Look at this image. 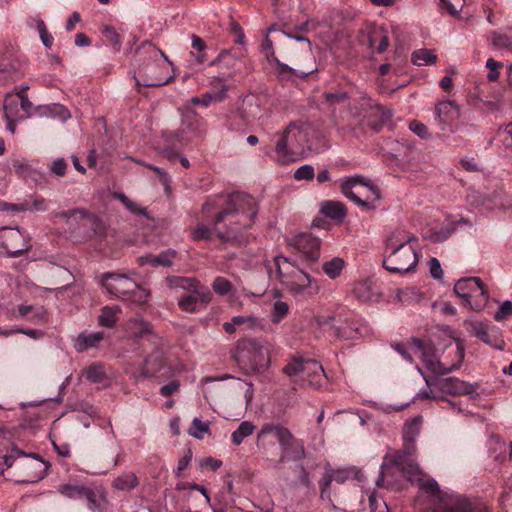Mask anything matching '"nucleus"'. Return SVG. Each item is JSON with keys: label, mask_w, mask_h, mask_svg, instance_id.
I'll use <instances>...</instances> for the list:
<instances>
[{"label": "nucleus", "mask_w": 512, "mask_h": 512, "mask_svg": "<svg viewBox=\"0 0 512 512\" xmlns=\"http://www.w3.org/2000/svg\"><path fill=\"white\" fill-rule=\"evenodd\" d=\"M289 313V305L282 301L278 300L274 302L271 310V321L275 324L280 323Z\"/></svg>", "instance_id": "44"}, {"label": "nucleus", "mask_w": 512, "mask_h": 512, "mask_svg": "<svg viewBox=\"0 0 512 512\" xmlns=\"http://www.w3.org/2000/svg\"><path fill=\"white\" fill-rule=\"evenodd\" d=\"M62 216L67 219L70 218H79L82 220V225L85 227H89L93 230L95 236L102 237L105 235L107 227L106 224L100 220L98 217L94 215L87 214L84 210L75 209L69 212L62 213Z\"/></svg>", "instance_id": "23"}, {"label": "nucleus", "mask_w": 512, "mask_h": 512, "mask_svg": "<svg viewBox=\"0 0 512 512\" xmlns=\"http://www.w3.org/2000/svg\"><path fill=\"white\" fill-rule=\"evenodd\" d=\"M434 115V120L437 126L441 131H445L459 118L460 110L458 105L453 101L444 100L435 105Z\"/></svg>", "instance_id": "20"}, {"label": "nucleus", "mask_w": 512, "mask_h": 512, "mask_svg": "<svg viewBox=\"0 0 512 512\" xmlns=\"http://www.w3.org/2000/svg\"><path fill=\"white\" fill-rule=\"evenodd\" d=\"M294 178L298 181L312 180L314 178V168L311 165H302L294 172Z\"/></svg>", "instance_id": "58"}, {"label": "nucleus", "mask_w": 512, "mask_h": 512, "mask_svg": "<svg viewBox=\"0 0 512 512\" xmlns=\"http://www.w3.org/2000/svg\"><path fill=\"white\" fill-rule=\"evenodd\" d=\"M84 376L87 380L93 383H98L103 380L104 372L102 367L93 365L84 370Z\"/></svg>", "instance_id": "56"}, {"label": "nucleus", "mask_w": 512, "mask_h": 512, "mask_svg": "<svg viewBox=\"0 0 512 512\" xmlns=\"http://www.w3.org/2000/svg\"><path fill=\"white\" fill-rule=\"evenodd\" d=\"M104 338L103 332L82 333L76 339L74 347L78 352L96 347Z\"/></svg>", "instance_id": "28"}, {"label": "nucleus", "mask_w": 512, "mask_h": 512, "mask_svg": "<svg viewBox=\"0 0 512 512\" xmlns=\"http://www.w3.org/2000/svg\"><path fill=\"white\" fill-rule=\"evenodd\" d=\"M149 330L150 325L142 318H133L125 324V331L129 337H141Z\"/></svg>", "instance_id": "34"}, {"label": "nucleus", "mask_w": 512, "mask_h": 512, "mask_svg": "<svg viewBox=\"0 0 512 512\" xmlns=\"http://www.w3.org/2000/svg\"><path fill=\"white\" fill-rule=\"evenodd\" d=\"M326 379V375L322 365L315 360H306L304 365V373L301 380L306 381L310 386L319 388Z\"/></svg>", "instance_id": "25"}, {"label": "nucleus", "mask_w": 512, "mask_h": 512, "mask_svg": "<svg viewBox=\"0 0 512 512\" xmlns=\"http://www.w3.org/2000/svg\"><path fill=\"white\" fill-rule=\"evenodd\" d=\"M454 292L474 311H481L488 303L489 295L478 277L460 279L454 286Z\"/></svg>", "instance_id": "13"}, {"label": "nucleus", "mask_w": 512, "mask_h": 512, "mask_svg": "<svg viewBox=\"0 0 512 512\" xmlns=\"http://www.w3.org/2000/svg\"><path fill=\"white\" fill-rule=\"evenodd\" d=\"M244 112L248 121L259 120L265 115L264 110L255 99H250L245 102Z\"/></svg>", "instance_id": "39"}, {"label": "nucleus", "mask_w": 512, "mask_h": 512, "mask_svg": "<svg viewBox=\"0 0 512 512\" xmlns=\"http://www.w3.org/2000/svg\"><path fill=\"white\" fill-rule=\"evenodd\" d=\"M228 91L227 85H221L220 92H209L204 94L201 98V105L207 107L213 102H219L226 97Z\"/></svg>", "instance_id": "49"}, {"label": "nucleus", "mask_w": 512, "mask_h": 512, "mask_svg": "<svg viewBox=\"0 0 512 512\" xmlns=\"http://www.w3.org/2000/svg\"><path fill=\"white\" fill-rule=\"evenodd\" d=\"M191 460L192 452L191 450H187L185 454L178 460L177 467L174 471L177 477L181 476V472L184 471L189 466Z\"/></svg>", "instance_id": "61"}, {"label": "nucleus", "mask_w": 512, "mask_h": 512, "mask_svg": "<svg viewBox=\"0 0 512 512\" xmlns=\"http://www.w3.org/2000/svg\"><path fill=\"white\" fill-rule=\"evenodd\" d=\"M409 128L413 133H415L416 135L423 139H427L429 137L428 128L423 123L417 120H413L412 122H410Z\"/></svg>", "instance_id": "60"}, {"label": "nucleus", "mask_w": 512, "mask_h": 512, "mask_svg": "<svg viewBox=\"0 0 512 512\" xmlns=\"http://www.w3.org/2000/svg\"><path fill=\"white\" fill-rule=\"evenodd\" d=\"M492 45L501 50H512V32H495L491 37Z\"/></svg>", "instance_id": "40"}, {"label": "nucleus", "mask_w": 512, "mask_h": 512, "mask_svg": "<svg viewBox=\"0 0 512 512\" xmlns=\"http://www.w3.org/2000/svg\"><path fill=\"white\" fill-rule=\"evenodd\" d=\"M395 295L398 302L404 305L417 303L421 301L423 298L421 291L416 287H406L403 289H397Z\"/></svg>", "instance_id": "32"}, {"label": "nucleus", "mask_w": 512, "mask_h": 512, "mask_svg": "<svg viewBox=\"0 0 512 512\" xmlns=\"http://www.w3.org/2000/svg\"><path fill=\"white\" fill-rule=\"evenodd\" d=\"M67 163L63 158H58L55 161H53L50 171L55 174L56 176H63L66 172Z\"/></svg>", "instance_id": "64"}, {"label": "nucleus", "mask_w": 512, "mask_h": 512, "mask_svg": "<svg viewBox=\"0 0 512 512\" xmlns=\"http://www.w3.org/2000/svg\"><path fill=\"white\" fill-rule=\"evenodd\" d=\"M423 422L422 416H416L405 423L404 437L413 439L420 431Z\"/></svg>", "instance_id": "50"}, {"label": "nucleus", "mask_w": 512, "mask_h": 512, "mask_svg": "<svg viewBox=\"0 0 512 512\" xmlns=\"http://www.w3.org/2000/svg\"><path fill=\"white\" fill-rule=\"evenodd\" d=\"M257 211L256 200L243 193H235L229 198L217 197L202 208L203 215L214 217L215 235L222 240L233 239L242 230L250 228Z\"/></svg>", "instance_id": "2"}, {"label": "nucleus", "mask_w": 512, "mask_h": 512, "mask_svg": "<svg viewBox=\"0 0 512 512\" xmlns=\"http://www.w3.org/2000/svg\"><path fill=\"white\" fill-rule=\"evenodd\" d=\"M304 365H306V360L301 358H292L291 361L283 368V373L289 377L299 376L302 377V373H304Z\"/></svg>", "instance_id": "41"}, {"label": "nucleus", "mask_w": 512, "mask_h": 512, "mask_svg": "<svg viewBox=\"0 0 512 512\" xmlns=\"http://www.w3.org/2000/svg\"><path fill=\"white\" fill-rule=\"evenodd\" d=\"M272 31H274V27H271L268 29L267 34H266L263 44H262V51H263L264 55L266 56V59L268 60V62L271 65L275 66L277 72L280 75L289 74V75H296L298 77L304 78L307 75L311 74L313 71H315L314 68H310L305 71L297 72L295 69L289 67L287 64L280 62L279 59L275 56L273 42L269 37V33Z\"/></svg>", "instance_id": "16"}, {"label": "nucleus", "mask_w": 512, "mask_h": 512, "mask_svg": "<svg viewBox=\"0 0 512 512\" xmlns=\"http://www.w3.org/2000/svg\"><path fill=\"white\" fill-rule=\"evenodd\" d=\"M233 357L241 367L256 373L267 370L271 362L268 344L257 339L239 340Z\"/></svg>", "instance_id": "8"}, {"label": "nucleus", "mask_w": 512, "mask_h": 512, "mask_svg": "<svg viewBox=\"0 0 512 512\" xmlns=\"http://www.w3.org/2000/svg\"><path fill=\"white\" fill-rule=\"evenodd\" d=\"M162 366V355L157 351L154 355L145 360L143 373L145 375H153L157 373Z\"/></svg>", "instance_id": "45"}, {"label": "nucleus", "mask_w": 512, "mask_h": 512, "mask_svg": "<svg viewBox=\"0 0 512 512\" xmlns=\"http://www.w3.org/2000/svg\"><path fill=\"white\" fill-rule=\"evenodd\" d=\"M253 396L254 386L251 382L236 379L229 387V404H233L235 402L244 410L251 405Z\"/></svg>", "instance_id": "19"}, {"label": "nucleus", "mask_w": 512, "mask_h": 512, "mask_svg": "<svg viewBox=\"0 0 512 512\" xmlns=\"http://www.w3.org/2000/svg\"><path fill=\"white\" fill-rule=\"evenodd\" d=\"M337 335L340 338L352 340L361 336L360 329L352 323H345L337 328Z\"/></svg>", "instance_id": "47"}, {"label": "nucleus", "mask_w": 512, "mask_h": 512, "mask_svg": "<svg viewBox=\"0 0 512 512\" xmlns=\"http://www.w3.org/2000/svg\"><path fill=\"white\" fill-rule=\"evenodd\" d=\"M498 138L506 148L512 150V123H509L505 127L499 129Z\"/></svg>", "instance_id": "57"}, {"label": "nucleus", "mask_w": 512, "mask_h": 512, "mask_svg": "<svg viewBox=\"0 0 512 512\" xmlns=\"http://www.w3.org/2000/svg\"><path fill=\"white\" fill-rule=\"evenodd\" d=\"M440 2L448 13L456 15L462 7L463 0H440Z\"/></svg>", "instance_id": "62"}, {"label": "nucleus", "mask_w": 512, "mask_h": 512, "mask_svg": "<svg viewBox=\"0 0 512 512\" xmlns=\"http://www.w3.org/2000/svg\"><path fill=\"white\" fill-rule=\"evenodd\" d=\"M167 284L176 292H183L179 295L178 306L184 312L194 313L198 309L199 301L205 303L210 301V292L194 278L168 277Z\"/></svg>", "instance_id": "10"}, {"label": "nucleus", "mask_w": 512, "mask_h": 512, "mask_svg": "<svg viewBox=\"0 0 512 512\" xmlns=\"http://www.w3.org/2000/svg\"><path fill=\"white\" fill-rule=\"evenodd\" d=\"M175 257L174 251H165L161 254L154 255H146L139 258V262L141 265H151V266H171L173 258Z\"/></svg>", "instance_id": "30"}, {"label": "nucleus", "mask_w": 512, "mask_h": 512, "mask_svg": "<svg viewBox=\"0 0 512 512\" xmlns=\"http://www.w3.org/2000/svg\"><path fill=\"white\" fill-rule=\"evenodd\" d=\"M411 60L417 66L433 65L437 61V55L433 50L422 48L413 52Z\"/></svg>", "instance_id": "35"}, {"label": "nucleus", "mask_w": 512, "mask_h": 512, "mask_svg": "<svg viewBox=\"0 0 512 512\" xmlns=\"http://www.w3.org/2000/svg\"><path fill=\"white\" fill-rule=\"evenodd\" d=\"M274 264L279 282L293 298L308 300L319 293V281L290 259L278 255Z\"/></svg>", "instance_id": "5"}, {"label": "nucleus", "mask_w": 512, "mask_h": 512, "mask_svg": "<svg viewBox=\"0 0 512 512\" xmlns=\"http://www.w3.org/2000/svg\"><path fill=\"white\" fill-rule=\"evenodd\" d=\"M342 193L361 207L373 209L376 207L380 192L369 179L355 175L341 180Z\"/></svg>", "instance_id": "11"}, {"label": "nucleus", "mask_w": 512, "mask_h": 512, "mask_svg": "<svg viewBox=\"0 0 512 512\" xmlns=\"http://www.w3.org/2000/svg\"><path fill=\"white\" fill-rule=\"evenodd\" d=\"M509 316H512V302L507 300L501 304V306L494 315V319L499 322Z\"/></svg>", "instance_id": "59"}, {"label": "nucleus", "mask_w": 512, "mask_h": 512, "mask_svg": "<svg viewBox=\"0 0 512 512\" xmlns=\"http://www.w3.org/2000/svg\"><path fill=\"white\" fill-rule=\"evenodd\" d=\"M13 209L17 211H44L46 210V202L43 198H37L32 201V203H23L19 205H13Z\"/></svg>", "instance_id": "52"}, {"label": "nucleus", "mask_w": 512, "mask_h": 512, "mask_svg": "<svg viewBox=\"0 0 512 512\" xmlns=\"http://www.w3.org/2000/svg\"><path fill=\"white\" fill-rule=\"evenodd\" d=\"M360 37L363 44L377 53H383L389 46L388 33L382 26H368Z\"/></svg>", "instance_id": "18"}, {"label": "nucleus", "mask_w": 512, "mask_h": 512, "mask_svg": "<svg viewBox=\"0 0 512 512\" xmlns=\"http://www.w3.org/2000/svg\"><path fill=\"white\" fill-rule=\"evenodd\" d=\"M503 66V64L499 61L494 60L493 58H489L486 61V68L488 69L487 79L490 82H496L499 79L500 73L499 69Z\"/></svg>", "instance_id": "54"}, {"label": "nucleus", "mask_w": 512, "mask_h": 512, "mask_svg": "<svg viewBox=\"0 0 512 512\" xmlns=\"http://www.w3.org/2000/svg\"><path fill=\"white\" fill-rule=\"evenodd\" d=\"M40 115L58 116L61 120L65 121L70 118L69 111L60 104H52L49 106H38L36 108Z\"/></svg>", "instance_id": "37"}, {"label": "nucleus", "mask_w": 512, "mask_h": 512, "mask_svg": "<svg viewBox=\"0 0 512 512\" xmlns=\"http://www.w3.org/2000/svg\"><path fill=\"white\" fill-rule=\"evenodd\" d=\"M346 267V262L341 257H333L321 264L323 273L331 280L339 278Z\"/></svg>", "instance_id": "29"}, {"label": "nucleus", "mask_w": 512, "mask_h": 512, "mask_svg": "<svg viewBox=\"0 0 512 512\" xmlns=\"http://www.w3.org/2000/svg\"><path fill=\"white\" fill-rule=\"evenodd\" d=\"M169 79L170 78L155 76L150 79H145V80H143V82H140L138 79L136 81H137V85H139V86L157 87V86H162V85L167 84Z\"/></svg>", "instance_id": "63"}, {"label": "nucleus", "mask_w": 512, "mask_h": 512, "mask_svg": "<svg viewBox=\"0 0 512 512\" xmlns=\"http://www.w3.org/2000/svg\"><path fill=\"white\" fill-rule=\"evenodd\" d=\"M19 457L31 458V460L25 461L22 464V467L26 472V478L23 481L36 482L41 480L46 475L49 468L47 462L40 459L38 455L26 454L15 446L12 447L9 454H5L3 456V464L6 466V468H10L13 465L15 459Z\"/></svg>", "instance_id": "14"}, {"label": "nucleus", "mask_w": 512, "mask_h": 512, "mask_svg": "<svg viewBox=\"0 0 512 512\" xmlns=\"http://www.w3.org/2000/svg\"><path fill=\"white\" fill-rule=\"evenodd\" d=\"M212 289L216 294L225 296L232 291V283L228 279L218 276L212 283Z\"/></svg>", "instance_id": "48"}, {"label": "nucleus", "mask_w": 512, "mask_h": 512, "mask_svg": "<svg viewBox=\"0 0 512 512\" xmlns=\"http://www.w3.org/2000/svg\"><path fill=\"white\" fill-rule=\"evenodd\" d=\"M321 213L335 221L341 222L347 215L345 205L340 201H324L320 207Z\"/></svg>", "instance_id": "26"}, {"label": "nucleus", "mask_w": 512, "mask_h": 512, "mask_svg": "<svg viewBox=\"0 0 512 512\" xmlns=\"http://www.w3.org/2000/svg\"><path fill=\"white\" fill-rule=\"evenodd\" d=\"M401 474L411 483L431 497L432 507L430 512H488L486 506L480 502H473L459 495H448L440 490L438 483L429 477L419 467L410 452L395 451L384 457L380 469V475L376 482L378 486Z\"/></svg>", "instance_id": "1"}, {"label": "nucleus", "mask_w": 512, "mask_h": 512, "mask_svg": "<svg viewBox=\"0 0 512 512\" xmlns=\"http://www.w3.org/2000/svg\"><path fill=\"white\" fill-rule=\"evenodd\" d=\"M417 243L418 238L403 228L389 231L384 241L383 267L398 274L414 271L419 260Z\"/></svg>", "instance_id": "3"}, {"label": "nucleus", "mask_w": 512, "mask_h": 512, "mask_svg": "<svg viewBox=\"0 0 512 512\" xmlns=\"http://www.w3.org/2000/svg\"><path fill=\"white\" fill-rule=\"evenodd\" d=\"M257 328H262V321L253 314L234 316L230 321L223 323V329L228 334L235 333L237 329L249 331Z\"/></svg>", "instance_id": "24"}, {"label": "nucleus", "mask_w": 512, "mask_h": 512, "mask_svg": "<svg viewBox=\"0 0 512 512\" xmlns=\"http://www.w3.org/2000/svg\"><path fill=\"white\" fill-rule=\"evenodd\" d=\"M268 437L276 439L282 447L281 458L297 459L304 453L303 443L295 439L291 432L278 425H266L257 434L258 443L265 441Z\"/></svg>", "instance_id": "12"}, {"label": "nucleus", "mask_w": 512, "mask_h": 512, "mask_svg": "<svg viewBox=\"0 0 512 512\" xmlns=\"http://www.w3.org/2000/svg\"><path fill=\"white\" fill-rule=\"evenodd\" d=\"M102 34L106 41L114 48L115 51H119L121 48V38L116 30L111 26H105L102 30Z\"/></svg>", "instance_id": "51"}, {"label": "nucleus", "mask_w": 512, "mask_h": 512, "mask_svg": "<svg viewBox=\"0 0 512 512\" xmlns=\"http://www.w3.org/2000/svg\"><path fill=\"white\" fill-rule=\"evenodd\" d=\"M417 340L413 338L407 345L404 344H396L393 348L409 363H412L414 355L413 348L414 341Z\"/></svg>", "instance_id": "53"}, {"label": "nucleus", "mask_w": 512, "mask_h": 512, "mask_svg": "<svg viewBox=\"0 0 512 512\" xmlns=\"http://www.w3.org/2000/svg\"><path fill=\"white\" fill-rule=\"evenodd\" d=\"M293 246L310 261H316L319 257L320 240L309 233L295 236Z\"/></svg>", "instance_id": "21"}, {"label": "nucleus", "mask_w": 512, "mask_h": 512, "mask_svg": "<svg viewBox=\"0 0 512 512\" xmlns=\"http://www.w3.org/2000/svg\"><path fill=\"white\" fill-rule=\"evenodd\" d=\"M120 313L121 308L118 305L103 307L98 317L99 324L103 327L112 328L117 323Z\"/></svg>", "instance_id": "31"}, {"label": "nucleus", "mask_w": 512, "mask_h": 512, "mask_svg": "<svg viewBox=\"0 0 512 512\" xmlns=\"http://www.w3.org/2000/svg\"><path fill=\"white\" fill-rule=\"evenodd\" d=\"M464 326L469 334L480 339L484 343L496 349H502L504 347V341L498 337V331L495 329L489 331L483 322L467 320L465 321Z\"/></svg>", "instance_id": "17"}, {"label": "nucleus", "mask_w": 512, "mask_h": 512, "mask_svg": "<svg viewBox=\"0 0 512 512\" xmlns=\"http://www.w3.org/2000/svg\"><path fill=\"white\" fill-rule=\"evenodd\" d=\"M414 355L419 358L425 368L434 375H444L457 369L464 359V348L459 342H451L445 352L438 356L429 343L414 341Z\"/></svg>", "instance_id": "6"}, {"label": "nucleus", "mask_w": 512, "mask_h": 512, "mask_svg": "<svg viewBox=\"0 0 512 512\" xmlns=\"http://www.w3.org/2000/svg\"><path fill=\"white\" fill-rule=\"evenodd\" d=\"M139 485V479L135 472L126 471L112 481V487L118 491H131Z\"/></svg>", "instance_id": "27"}, {"label": "nucleus", "mask_w": 512, "mask_h": 512, "mask_svg": "<svg viewBox=\"0 0 512 512\" xmlns=\"http://www.w3.org/2000/svg\"><path fill=\"white\" fill-rule=\"evenodd\" d=\"M256 426L251 421H243L238 428L231 434V442L235 446H239L245 438L251 436Z\"/></svg>", "instance_id": "33"}, {"label": "nucleus", "mask_w": 512, "mask_h": 512, "mask_svg": "<svg viewBox=\"0 0 512 512\" xmlns=\"http://www.w3.org/2000/svg\"><path fill=\"white\" fill-rule=\"evenodd\" d=\"M88 487L82 485H74L71 483H63L58 486L57 490L59 494L64 496L65 498L77 500L82 499L86 489Z\"/></svg>", "instance_id": "36"}, {"label": "nucleus", "mask_w": 512, "mask_h": 512, "mask_svg": "<svg viewBox=\"0 0 512 512\" xmlns=\"http://www.w3.org/2000/svg\"><path fill=\"white\" fill-rule=\"evenodd\" d=\"M204 217L207 220H212V228H209L208 226H206L204 224H198L192 230V233H191V237L195 241L210 240L212 238V236L215 234V231H214V217L207 218L205 215H204Z\"/></svg>", "instance_id": "38"}, {"label": "nucleus", "mask_w": 512, "mask_h": 512, "mask_svg": "<svg viewBox=\"0 0 512 512\" xmlns=\"http://www.w3.org/2000/svg\"><path fill=\"white\" fill-rule=\"evenodd\" d=\"M0 247L14 257L29 249V245L21 231L16 228L7 227L0 229Z\"/></svg>", "instance_id": "15"}, {"label": "nucleus", "mask_w": 512, "mask_h": 512, "mask_svg": "<svg viewBox=\"0 0 512 512\" xmlns=\"http://www.w3.org/2000/svg\"><path fill=\"white\" fill-rule=\"evenodd\" d=\"M439 388L443 393L460 396H477V387L458 378H447L439 382Z\"/></svg>", "instance_id": "22"}, {"label": "nucleus", "mask_w": 512, "mask_h": 512, "mask_svg": "<svg viewBox=\"0 0 512 512\" xmlns=\"http://www.w3.org/2000/svg\"><path fill=\"white\" fill-rule=\"evenodd\" d=\"M274 264L279 282L293 298L308 300L319 293V281L290 259L278 255Z\"/></svg>", "instance_id": "4"}, {"label": "nucleus", "mask_w": 512, "mask_h": 512, "mask_svg": "<svg viewBox=\"0 0 512 512\" xmlns=\"http://www.w3.org/2000/svg\"><path fill=\"white\" fill-rule=\"evenodd\" d=\"M115 197L125 206V208L130 211L134 215H144L147 216L146 209L141 207L137 202L128 198L123 193H116Z\"/></svg>", "instance_id": "42"}, {"label": "nucleus", "mask_w": 512, "mask_h": 512, "mask_svg": "<svg viewBox=\"0 0 512 512\" xmlns=\"http://www.w3.org/2000/svg\"><path fill=\"white\" fill-rule=\"evenodd\" d=\"M306 135V127L297 123H290L277 132L274 136V160L281 165L294 162L296 155L302 151L307 142Z\"/></svg>", "instance_id": "7"}, {"label": "nucleus", "mask_w": 512, "mask_h": 512, "mask_svg": "<svg viewBox=\"0 0 512 512\" xmlns=\"http://www.w3.org/2000/svg\"><path fill=\"white\" fill-rule=\"evenodd\" d=\"M36 28L39 32V36L41 38L43 45L47 48H51V46L53 44V37L48 32L44 21L41 19H37L36 20Z\"/></svg>", "instance_id": "55"}, {"label": "nucleus", "mask_w": 512, "mask_h": 512, "mask_svg": "<svg viewBox=\"0 0 512 512\" xmlns=\"http://www.w3.org/2000/svg\"><path fill=\"white\" fill-rule=\"evenodd\" d=\"M19 99H17L13 93H8L4 99V114L5 119H12L18 117V105Z\"/></svg>", "instance_id": "43"}, {"label": "nucleus", "mask_w": 512, "mask_h": 512, "mask_svg": "<svg viewBox=\"0 0 512 512\" xmlns=\"http://www.w3.org/2000/svg\"><path fill=\"white\" fill-rule=\"evenodd\" d=\"M209 430V423L203 422L199 418H194L188 432L196 439H203L209 433Z\"/></svg>", "instance_id": "46"}, {"label": "nucleus", "mask_w": 512, "mask_h": 512, "mask_svg": "<svg viewBox=\"0 0 512 512\" xmlns=\"http://www.w3.org/2000/svg\"><path fill=\"white\" fill-rule=\"evenodd\" d=\"M101 284L108 293L138 305L147 303L150 297L148 290L125 274L105 273L101 277Z\"/></svg>", "instance_id": "9"}]
</instances>
